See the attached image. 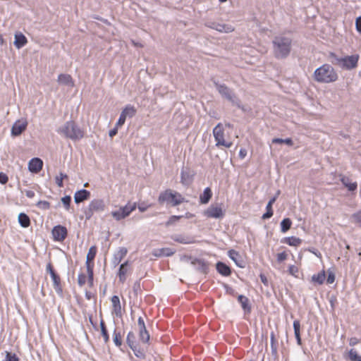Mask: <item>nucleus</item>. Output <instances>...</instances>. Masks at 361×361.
<instances>
[{
    "label": "nucleus",
    "instance_id": "680f3d73",
    "mask_svg": "<svg viewBox=\"0 0 361 361\" xmlns=\"http://www.w3.org/2000/svg\"><path fill=\"white\" fill-rule=\"evenodd\" d=\"M149 207H150V205H146L144 203H141L140 204L138 205V209L141 212H143L146 211Z\"/></svg>",
    "mask_w": 361,
    "mask_h": 361
},
{
    "label": "nucleus",
    "instance_id": "79ce46f5",
    "mask_svg": "<svg viewBox=\"0 0 361 361\" xmlns=\"http://www.w3.org/2000/svg\"><path fill=\"white\" fill-rule=\"evenodd\" d=\"M228 256L229 257L233 260L235 262V263L240 266L238 263V258H240V254L238 253V252L234 250H231L228 251Z\"/></svg>",
    "mask_w": 361,
    "mask_h": 361
},
{
    "label": "nucleus",
    "instance_id": "20e7f679",
    "mask_svg": "<svg viewBox=\"0 0 361 361\" xmlns=\"http://www.w3.org/2000/svg\"><path fill=\"white\" fill-rule=\"evenodd\" d=\"M158 201L160 204H169L171 206H176L185 201L183 196L176 191L167 189L159 194Z\"/></svg>",
    "mask_w": 361,
    "mask_h": 361
},
{
    "label": "nucleus",
    "instance_id": "7ed1b4c3",
    "mask_svg": "<svg viewBox=\"0 0 361 361\" xmlns=\"http://www.w3.org/2000/svg\"><path fill=\"white\" fill-rule=\"evenodd\" d=\"M330 56L336 60V62H333L334 64L338 65L340 68L345 70H353L356 68L358 66V61L360 59V56L357 54L338 58L334 53L331 52L330 53Z\"/></svg>",
    "mask_w": 361,
    "mask_h": 361
},
{
    "label": "nucleus",
    "instance_id": "774afa93",
    "mask_svg": "<svg viewBox=\"0 0 361 361\" xmlns=\"http://www.w3.org/2000/svg\"><path fill=\"white\" fill-rule=\"evenodd\" d=\"M276 198H277V195L276 196H274L268 202V204H270L271 205H273V204L276 202Z\"/></svg>",
    "mask_w": 361,
    "mask_h": 361
},
{
    "label": "nucleus",
    "instance_id": "4c0bfd02",
    "mask_svg": "<svg viewBox=\"0 0 361 361\" xmlns=\"http://www.w3.org/2000/svg\"><path fill=\"white\" fill-rule=\"evenodd\" d=\"M348 357L350 361H361V355H359L357 351L354 348L349 350Z\"/></svg>",
    "mask_w": 361,
    "mask_h": 361
},
{
    "label": "nucleus",
    "instance_id": "f3484780",
    "mask_svg": "<svg viewBox=\"0 0 361 361\" xmlns=\"http://www.w3.org/2000/svg\"><path fill=\"white\" fill-rule=\"evenodd\" d=\"M112 304V312L116 316L121 315V305L118 296L114 295L111 298Z\"/></svg>",
    "mask_w": 361,
    "mask_h": 361
},
{
    "label": "nucleus",
    "instance_id": "c85d7f7f",
    "mask_svg": "<svg viewBox=\"0 0 361 361\" xmlns=\"http://www.w3.org/2000/svg\"><path fill=\"white\" fill-rule=\"evenodd\" d=\"M192 180V175L188 170H182L180 173V182L183 185H189Z\"/></svg>",
    "mask_w": 361,
    "mask_h": 361
},
{
    "label": "nucleus",
    "instance_id": "ea45409f",
    "mask_svg": "<svg viewBox=\"0 0 361 361\" xmlns=\"http://www.w3.org/2000/svg\"><path fill=\"white\" fill-rule=\"evenodd\" d=\"M114 342L116 346L120 347L122 344V336L120 332L114 331Z\"/></svg>",
    "mask_w": 361,
    "mask_h": 361
},
{
    "label": "nucleus",
    "instance_id": "ddd939ff",
    "mask_svg": "<svg viewBox=\"0 0 361 361\" xmlns=\"http://www.w3.org/2000/svg\"><path fill=\"white\" fill-rule=\"evenodd\" d=\"M68 231L65 226L58 225L54 227L52 229V235L54 240L63 241L67 237Z\"/></svg>",
    "mask_w": 361,
    "mask_h": 361
},
{
    "label": "nucleus",
    "instance_id": "8fccbe9b",
    "mask_svg": "<svg viewBox=\"0 0 361 361\" xmlns=\"http://www.w3.org/2000/svg\"><path fill=\"white\" fill-rule=\"evenodd\" d=\"M61 202L66 210L70 209L71 207V197L69 195L65 196L61 198Z\"/></svg>",
    "mask_w": 361,
    "mask_h": 361
},
{
    "label": "nucleus",
    "instance_id": "58836bf2",
    "mask_svg": "<svg viewBox=\"0 0 361 361\" xmlns=\"http://www.w3.org/2000/svg\"><path fill=\"white\" fill-rule=\"evenodd\" d=\"M270 340H271V348L272 354L276 355L277 354L278 342L275 338V335L274 333L271 334Z\"/></svg>",
    "mask_w": 361,
    "mask_h": 361
},
{
    "label": "nucleus",
    "instance_id": "bb28decb",
    "mask_svg": "<svg viewBox=\"0 0 361 361\" xmlns=\"http://www.w3.org/2000/svg\"><path fill=\"white\" fill-rule=\"evenodd\" d=\"M216 88L221 95H223L229 100L232 99L233 97L231 92L227 86H226L225 85L216 84Z\"/></svg>",
    "mask_w": 361,
    "mask_h": 361
},
{
    "label": "nucleus",
    "instance_id": "6e6552de",
    "mask_svg": "<svg viewBox=\"0 0 361 361\" xmlns=\"http://www.w3.org/2000/svg\"><path fill=\"white\" fill-rule=\"evenodd\" d=\"M137 207V204L128 202L123 207L119 208L118 210L111 212V216L117 221L125 219Z\"/></svg>",
    "mask_w": 361,
    "mask_h": 361
},
{
    "label": "nucleus",
    "instance_id": "0e129e2a",
    "mask_svg": "<svg viewBox=\"0 0 361 361\" xmlns=\"http://www.w3.org/2000/svg\"><path fill=\"white\" fill-rule=\"evenodd\" d=\"M247 156V150L245 149H240L239 152V157L240 159H244Z\"/></svg>",
    "mask_w": 361,
    "mask_h": 361
},
{
    "label": "nucleus",
    "instance_id": "f704fd0d",
    "mask_svg": "<svg viewBox=\"0 0 361 361\" xmlns=\"http://www.w3.org/2000/svg\"><path fill=\"white\" fill-rule=\"evenodd\" d=\"M135 334L132 331H130L127 335L126 342H127L128 345H129V347L133 350V351H135V345H135Z\"/></svg>",
    "mask_w": 361,
    "mask_h": 361
},
{
    "label": "nucleus",
    "instance_id": "2f4dec72",
    "mask_svg": "<svg viewBox=\"0 0 361 361\" xmlns=\"http://www.w3.org/2000/svg\"><path fill=\"white\" fill-rule=\"evenodd\" d=\"M212 192L209 188L204 189L203 193L200 197V201L202 204H207L212 198Z\"/></svg>",
    "mask_w": 361,
    "mask_h": 361
},
{
    "label": "nucleus",
    "instance_id": "72a5a7b5",
    "mask_svg": "<svg viewBox=\"0 0 361 361\" xmlns=\"http://www.w3.org/2000/svg\"><path fill=\"white\" fill-rule=\"evenodd\" d=\"M136 109L131 105H127L123 110L122 111L121 114H124V116L127 118L128 117H133L136 114Z\"/></svg>",
    "mask_w": 361,
    "mask_h": 361
},
{
    "label": "nucleus",
    "instance_id": "864d4df0",
    "mask_svg": "<svg viewBox=\"0 0 361 361\" xmlns=\"http://www.w3.org/2000/svg\"><path fill=\"white\" fill-rule=\"evenodd\" d=\"M37 206L44 209H49L50 208V203L45 200L39 201L37 203Z\"/></svg>",
    "mask_w": 361,
    "mask_h": 361
},
{
    "label": "nucleus",
    "instance_id": "9b49d317",
    "mask_svg": "<svg viewBox=\"0 0 361 361\" xmlns=\"http://www.w3.org/2000/svg\"><path fill=\"white\" fill-rule=\"evenodd\" d=\"M47 271L50 274V276L53 281V286L56 292L58 293H61L62 287L61 284L60 276L56 273L51 262L48 263L47 265Z\"/></svg>",
    "mask_w": 361,
    "mask_h": 361
},
{
    "label": "nucleus",
    "instance_id": "1a4fd4ad",
    "mask_svg": "<svg viewBox=\"0 0 361 361\" xmlns=\"http://www.w3.org/2000/svg\"><path fill=\"white\" fill-rule=\"evenodd\" d=\"M132 270L133 269L131 264L128 260H126L123 264H121L117 273L119 282L124 283L127 279L128 276L131 274Z\"/></svg>",
    "mask_w": 361,
    "mask_h": 361
},
{
    "label": "nucleus",
    "instance_id": "4d7b16f0",
    "mask_svg": "<svg viewBox=\"0 0 361 361\" xmlns=\"http://www.w3.org/2000/svg\"><path fill=\"white\" fill-rule=\"evenodd\" d=\"M335 281V275L333 272H329L326 279V282L329 284H331Z\"/></svg>",
    "mask_w": 361,
    "mask_h": 361
},
{
    "label": "nucleus",
    "instance_id": "b1692460",
    "mask_svg": "<svg viewBox=\"0 0 361 361\" xmlns=\"http://www.w3.org/2000/svg\"><path fill=\"white\" fill-rule=\"evenodd\" d=\"M212 28L216 30L221 32H231L234 30V28L231 25L227 24H221V23H214L212 26Z\"/></svg>",
    "mask_w": 361,
    "mask_h": 361
},
{
    "label": "nucleus",
    "instance_id": "a18cd8bd",
    "mask_svg": "<svg viewBox=\"0 0 361 361\" xmlns=\"http://www.w3.org/2000/svg\"><path fill=\"white\" fill-rule=\"evenodd\" d=\"M266 209H267V212L262 215L263 219H267L271 218L274 214L271 204H267V205L266 207Z\"/></svg>",
    "mask_w": 361,
    "mask_h": 361
},
{
    "label": "nucleus",
    "instance_id": "e2e57ef3",
    "mask_svg": "<svg viewBox=\"0 0 361 361\" xmlns=\"http://www.w3.org/2000/svg\"><path fill=\"white\" fill-rule=\"evenodd\" d=\"M25 195L29 197V198H32L35 197V193L33 190H25Z\"/></svg>",
    "mask_w": 361,
    "mask_h": 361
},
{
    "label": "nucleus",
    "instance_id": "f03ea898",
    "mask_svg": "<svg viewBox=\"0 0 361 361\" xmlns=\"http://www.w3.org/2000/svg\"><path fill=\"white\" fill-rule=\"evenodd\" d=\"M59 132L73 140H80L85 135L84 131L73 121H67Z\"/></svg>",
    "mask_w": 361,
    "mask_h": 361
},
{
    "label": "nucleus",
    "instance_id": "69168bd1",
    "mask_svg": "<svg viewBox=\"0 0 361 361\" xmlns=\"http://www.w3.org/2000/svg\"><path fill=\"white\" fill-rule=\"evenodd\" d=\"M116 133H117V129H116V128H114V129L111 130L109 131V136L112 137H114V135H116Z\"/></svg>",
    "mask_w": 361,
    "mask_h": 361
},
{
    "label": "nucleus",
    "instance_id": "6e6d98bb",
    "mask_svg": "<svg viewBox=\"0 0 361 361\" xmlns=\"http://www.w3.org/2000/svg\"><path fill=\"white\" fill-rule=\"evenodd\" d=\"M8 180V176L3 173V172H1L0 173V183L1 184H6Z\"/></svg>",
    "mask_w": 361,
    "mask_h": 361
},
{
    "label": "nucleus",
    "instance_id": "0eeeda50",
    "mask_svg": "<svg viewBox=\"0 0 361 361\" xmlns=\"http://www.w3.org/2000/svg\"><path fill=\"white\" fill-rule=\"evenodd\" d=\"M213 135L217 147H224L230 148L233 146V142L226 138L224 128L222 123H218L213 129Z\"/></svg>",
    "mask_w": 361,
    "mask_h": 361
},
{
    "label": "nucleus",
    "instance_id": "473e14b6",
    "mask_svg": "<svg viewBox=\"0 0 361 361\" xmlns=\"http://www.w3.org/2000/svg\"><path fill=\"white\" fill-rule=\"evenodd\" d=\"M18 221L23 228H27L30 225V217L25 213H20L18 215Z\"/></svg>",
    "mask_w": 361,
    "mask_h": 361
},
{
    "label": "nucleus",
    "instance_id": "09e8293b",
    "mask_svg": "<svg viewBox=\"0 0 361 361\" xmlns=\"http://www.w3.org/2000/svg\"><path fill=\"white\" fill-rule=\"evenodd\" d=\"M288 273L291 276H293L295 278L298 277L299 269L295 265H290L288 267Z\"/></svg>",
    "mask_w": 361,
    "mask_h": 361
},
{
    "label": "nucleus",
    "instance_id": "f257e3e1",
    "mask_svg": "<svg viewBox=\"0 0 361 361\" xmlns=\"http://www.w3.org/2000/svg\"><path fill=\"white\" fill-rule=\"evenodd\" d=\"M338 73L329 64L325 63L317 68L314 72V80L321 83H331L338 80Z\"/></svg>",
    "mask_w": 361,
    "mask_h": 361
},
{
    "label": "nucleus",
    "instance_id": "3c124183",
    "mask_svg": "<svg viewBox=\"0 0 361 361\" xmlns=\"http://www.w3.org/2000/svg\"><path fill=\"white\" fill-rule=\"evenodd\" d=\"M287 258H288V253L286 251L278 253L276 255V259H277V262L279 263L285 261Z\"/></svg>",
    "mask_w": 361,
    "mask_h": 361
},
{
    "label": "nucleus",
    "instance_id": "cd10ccee",
    "mask_svg": "<svg viewBox=\"0 0 361 361\" xmlns=\"http://www.w3.org/2000/svg\"><path fill=\"white\" fill-rule=\"evenodd\" d=\"M282 243H286L290 246L298 247L302 243V240L295 236L284 238Z\"/></svg>",
    "mask_w": 361,
    "mask_h": 361
},
{
    "label": "nucleus",
    "instance_id": "4be33fe9",
    "mask_svg": "<svg viewBox=\"0 0 361 361\" xmlns=\"http://www.w3.org/2000/svg\"><path fill=\"white\" fill-rule=\"evenodd\" d=\"M27 42V38L22 33H17L15 35L14 44L18 49L24 47Z\"/></svg>",
    "mask_w": 361,
    "mask_h": 361
},
{
    "label": "nucleus",
    "instance_id": "49530a36",
    "mask_svg": "<svg viewBox=\"0 0 361 361\" xmlns=\"http://www.w3.org/2000/svg\"><path fill=\"white\" fill-rule=\"evenodd\" d=\"M183 216H171L169 217V220L165 223L166 226H169L171 225L174 224L176 222H177L178 220H180L181 218H183Z\"/></svg>",
    "mask_w": 361,
    "mask_h": 361
},
{
    "label": "nucleus",
    "instance_id": "5fc2aeb1",
    "mask_svg": "<svg viewBox=\"0 0 361 361\" xmlns=\"http://www.w3.org/2000/svg\"><path fill=\"white\" fill-rule=\"evenodd\" d=\"M126 119V117L124 116V114H121L118 121L116 123V126L119 127V126H123L125 123Z\"/></svg>",
    "mask_w": 361,
    "mask_h": 361
},
{
    "label": "nucleus",
    "instance_id": "4468645a",
    "mask_svg": "<svg viewBox=\"0 0 361 361\" xmlns=\"http://www.w3.org/2000/svg\"><path fill=\"white\" fill-rule=\"evenodd\" d=\"M27 126V122L26 120H18L16 121L12 126L11 128V135L13 136H18L23 131L25 130Z\"/></svg>",
    "mask_w": 361,
    "mask_h": 361
},
{
    "label": "nucleus",
    "instance_id": "5701e85b",
    "mask_svg": "<svg viewBox=\"0 0 361 361\" xmlns=\"http://www.w3.org/2000/svg\"><path fill=\"white\" fill-rule=\"evenodd\" d=\"M326 279V272L324 270H322L319 273L317 274H314L312 276L311 281L314 284L322 285L324 283Z\"/></svg>",
    "mask_w": 361,
    "mask_h": 361
},
{
    "label": "nucleus",
    "instance_id": "dca6fc26",
    "mask_svg": "<svg viewBox=\"0 0 361 361\" xmlns=\"http://www.w3.org/2000/svg\"><path fill=\"white\" fill-rule=\"evenodd\" d=\"M128 250L126 247H119L116 252L114 253L112 259V263L117 266L118 265L121 261L125 258L127 255Z\"/></svg>",
    "mask_w": 361,
    "mask_h": 361
},
{
    "label": "nucleus",
    "instance_id": "423d86ee",
    "mask_svg": "<svg viewBox=\"0 0 361 361\" xmlns=\"http://www.w3.org/2000/svg\"><path fill=\"white\" fill-rule=\"evenodd\" d=\"M97 253V247L96 245H92L90 247L87 254L85 266L88 274V285L92 288L94 285V258Z\"/></svg>",
    "mask_w": 361,
    "mask_h": 361
},
{
    "label": "nucleus",
    "instance_id": "de8ad7c7",
    "mask_svg": "<svg viewBox=\"0 0 361 361\" xmlns=\"http://www.w3.org/2000/svg\"><path fill=\"white\" fill-rule=\"evenodd\" d=\"M352 219L353 223L361 226V210L357 212L356 213L352 215Z\"/></svg>",
    "mask_w": 361,
    "mask_h": 361
},
{
    "label": "nucleus",
    "instance_id": "f8f14e48",
    "mask_svg": "<svg viewBox=\"0 0 361 361\" xmlns=\"http://www.w3.org/2000/svg\"><path fill=\"white\" fill-rule=\"evenodd\" d=\"M137 327L139 330L140 340L143 343H147L149 341L150 336L146 329L144 319L142 317H140L137 319Z\"/></svg>",
    "mask_w": 361,
    "mask_h": 361
},
{
    "label": "nucleus",
    "instance_id": "9d476101",
    "mask_svg": "<svg viewBox=\"0 0 361 361\" xmlns=\"http://www.w3.org/2000/svg\"><path fill=\"white\" fill-rule=\"evenodd\" d=\"M203 214L207 218L221 219L224 216V212L221 207L216 204L210 205L206 210L204 211Z\"/></svg>",
    "mask_w": 361,
    "mask_h": 361
},
{
    "label": "nucleus",
    "instance_id": "6ab92c4d",
    "mask_svg": "<svg viewBox=\"0 0 361 361\" xmlns=\"http://www.w3.org/2000/svg\"><path fill=\"white\" fill-rule=\"evenodd\" d=\"M58 82L61 84L69 86V87H73L74 86V82L73 80V78L69 74H60L58 76Z\"/></svg>",
    "mask_w": 361,
    "mask_h": 361
},
{
    "label": "nucleus",
    "instance_id": "c756f323",
    "mask_svg": "<svg viewBox=\"0 0 361 361\" xmlns=\"http://www.w3.org/2000/svg\"><path fill=\"white\" fill-rule=\"evenodd\" d=\"M90 209L92 211H103L105 205L102 200H94L90 204Z\"/></svg>",
    "mask_w": 361,
    "mask_h": 361
},
{
    "label": "nucleus",
    "instance_id": "a878e982",
    "mask_svg": "<svg viewBox=\"0 0 361 361\" xmlns=\"http://www.w3.org/2000/svg\"><path fill=\"white\" fill-rule=\"evenodd\" d=\"M238 301L240 303L242 308L245 312L248 313L251 311V306L250 305L249 299L243 295H240L238 297Z\"/></svg>",
    "mask_w": 361,
    "mask_h": 361
},
{
    "label": "nucleus",
    "instance_id": "aec40b11",
    "mask_svg": "<svg viewBox=\"0 0 361 361\" xmlns=\"http://www.w3.org/2000/svg\"><path fill=\"white\" fill-rule=\"evenodd\" d=\"M341 181L350 191H355L357 188L356 182H351L350 178L345 176H341Z\"/></svg>",
    "mask_w": 361,
    "mask_h": 361
},
{
    "label": "nucleus",
    "instance_id": "c03bdc74",
    "mask_svg": "<svg viewBox=\"0 0 361 361\" xmlns=\"http://www.w3.org/2000/svg\"><path fill=\"white\" fill-rule=\"evenodd\" d=\"M88 283V276L83 274L80 273L78 276V283L80 286H83L86 283Z\"/></svg>",
    "mask_w": 361,
    "mask_h": 361
},
{
    "label": "nucleus",
    "instance_id": "a19ab883",
    "mask_svg": "<svg viewBox=\"0 0 361 361\" xmlns=\"http://www.w3.org/2000/svg\"><path fill=\"white\" fill-rule=\"evenodd\" d=\"M65 178H68V176L65 173H60L59 176H57L55 178L56 183L59 188L63 187V180Z\"/></svg>",
    "mask_w": 361,
    "mask_h": 361
},
{
    "label": "nucleus",
    "instance_id": "13d9d810",
    "mask_svg": "<svg viewBox=\"0 0 361 361\" xmlns=\"http://www.w3.org/2000/svg\"><path fill=\"white\" fill-rule=\"evenodd\" d=\"M355 26L357 31L361 33V16L357 18L355 21Z\"/></svg>",
    "mask_w": 361,
    "mask_h": 361
},
{
    "label": "nucleus",
    "instance_id": "393cba45",
    "mask_svg": "<svg viewBox=\"0 0 361 361\" xmlns=\"http://www.w3.org/2000/svg\"><path fill=\"white\" fill-rule=\"evenodd\" d=\"M216 270L219 274L224 276H228L231 274L230 267L221 262L216 264Z\"/></svg>",
    "mask_w": 361,
    "mask_h": 361
},
{
    "label": "nucleus",
    "instance_id": "2eb2a0df",
    "mask_svg": "<svg viewBox=\"0 0 361 361\" xmlns=\"http://www.w3.org/2000/svg\"><path fill=\"white\" fill-rule=\"evenodd\" d=\"M43 166V161L39 158H32L28 163V169L30 172L37 173Z\"/></svg>",
    "mask_w": 361,
    "mask_h": 361
},
{
    "label": "nucleus",
    "instance_id": "7c9ffc66",
    "mask_svg": "<svg viewBox=\"0 0 361 361\" xmlns=\"http://www.w3.org/2000/svg\"><path fill=\"white\" fill-rule=\"evenodd\" d=\"M293 329L297 343L299 345H302V339L300 337V323L299 320H295L293 322Z\"/></svg>",
    "mask_w": 361,
    "mask_h": 361
},
{
    "label": "nucleus",
    "instance_id": "bf43d9fd",
    "mask_svg": "<svg viewBox=\"0 0 361 361\" xmlns=\"http://www.w3.org/2000/svg\"><path fill=\"white\" fill-rule=\"evenodd\" d=\"M135 356L140 358H144L145 354L142 350H137V346L135 345V351H133Z\"/></svg>",
    "mask_w": 361,
    "mask_h": 361
},
{
    "label": "nucleus",
    "instance_id": "39448f33",
    "mask_svg": "<svg viewBox=\"0 0 361 361\" xmlns=\"http://www.w3.org/2000/svg\"><path fill=\"white\" fill-rule=\"evenodd\" d=\"M291 40L286 37H276L274 41V54L277 58H283L288 55L290 51Z\"/></svg>",
    "mask_w": 361,
    "mask_h": 361
},
{
    "label": "nucleus",
    "instance_id": "a211bd4d",
    "mask_svg": "<svg viewBox=\"0 0 361 361\" xmlns=\"http://www.w3.org/2000/svg\"><path fill=\"white\" fill-rule=\"evenodd\" d=\"M90 195V192L85 189L77 191L74 195V200L76 203H80L87 200Z\"/></svg>",
    "mask_w": 361,
    "mask_h": 361
},
{
    "label": "nucleus",
    "instance_id": "412c9836",
    "mask_svg": "<svg viewBox=\"0 0 361 361\" xmlns=\"http://www.w3.org/2000/svg\"><path fill=\"white\" fill-rule=\"evenodd\" d=\"M175 253V250L169 247H164L156 250L153 252V255L155 257L166 256L169 257Z\"/></svg>",
    "mask_w": 361,
    "mask_h": 361
},
{
    "label": "nucleus",
    "instance_id": "603ef678",
    "mask_svg": "<svg viewBox=\"0 0 361 361\" xmlns=\"http://www.w3.org/2000/svg\"><path fill=\"white\" fill-rule=\"evenodd\" d=\"M5 361H19V359L15 353L7 352Z\"/></svg>",
    "mask_w": 361,
    "mask_h": 361
},
{
    "label": "nucleus",
    "instance_id": "e433bc0d",
    "mask_svg": "<svg viewBox=\"0 0 361 361\" xmlns=\"http://www.w3.org/2000/svg\"><path fill=\"white\" fill-rule=\"evenodd\" d=\"M292 221L289 218H286L281 222V231L282 233L287 232L291 227Z\"/></svg>",
    "mask_w": 361,
    "mask_h": 361
},
{
    "label": "nucleus",
    "instance_id": "052dcab7",
    "mask_svg": "<svg viewBox=\"0 0 361 361\" xmlns=\"http://www.w3.org/2000/svg\"><path fill=\"white\" fill-rule=\"evenodd\" d=\"M359 342H360L359 339L355 337L350 338L349 340V344L351 346H354V345H357V343H359Z\"/></svg>",
    "mask_w": 361,
    "mask_h": 361
},
{
    "label": "nucleus",
    "instance_id": "338daca9",
    "mask_svg": "<svg viewBox=\"0 0 361 361\" xmlns=\"http://www.w3.org/2000/svg\"><path fill=\"white\" fill-rule=\"evenodd\" d=\"M260 279H261L262 282L264 284H265V285L267 284V278H266V276L264 275H262V274L260 275Z\"/></svg>",
    "mask_w": 361,
    "mask_h": 361
},
{
    "label": "nucleus",
    "instance_id": "37998d69",
    "mask_svg": "<svg viewBox=\"0 0 361 361\" xmlns=\"http://www.w3.org/2000/svg\"><path fill=\"white\" fill-rule=\"evenodd\" d=\"M273 143H277V144H283L285 143L289 146L293 145V141L290 138H286V139H281V138H274L272 140Z\"/></svg>",
    "mask_w": 361,
    "mask_h": 361
},
{
    "label": "nucleus",
    "instance_id": "c9c22d12",
    "mask_svg": "<svg viewBox=\"0 0 361 361\" xmlns=\"http://www.w3.org/2000/svg\"><path fill=\"white\" fill-rule=\"evenodd\" d=\"M100 328L104 341L105 343H107L109 341V336L105 325V322L103 319L100 321Z\"/></svg>",
    "mask_w": 361,
    "mask_h": 361
}]
</instances>
